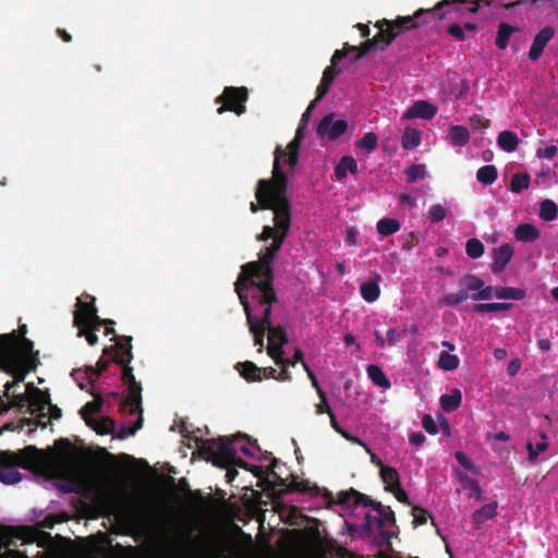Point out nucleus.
Segmentation results:
<instances>
[{"instance_id":"nucleus-32","label":"nucleus","mask_w":558,"mask_h":558,"mask_svg":"<svg viewBox=\"0 0 558 558\" xmlns=\"http://www.w3.org/2000/svg\"><path fill=\"white\" fill-rule=\"evenodd\" d=\"M492 296L497 299L522 300L525 298V291L520 288L504 287L497 290L493 289Z\"/></svg>"},{"instance_id":"nucleus-3","label":"nucleus","mask_w":558,"mask_h":558,"mask_svg":"<svg viewBox=\"0 0 558 558\" xmlns=\"http://www.w3.org/2000/svg\"><path fill=\"white\" fill-rule=\"evenodd\" d=\"M63 464H68L65 459L57 458L52 453H45L33 447H27L19 453H3L0 454V482L4 485L20 483L23 476L19 468L65 477L69 470H57Z\"/></svg>"},{"instance_id":"nucleus-20","label":"nucleus","mask_w":558,"mask_h":558,"mask_svg":"<svg viewBox=\"0 0 558 558\" xmlns=\"http://www.w3.org/2000/svg\"><path fill=\"white\" fill-rule=\"evenodd\" d=\"M513 247L510 244H504L494 250L492 269L494 271L502 270L511 260Z\"/></svg>"},{"instance_id":"nucleus-26","label":"nucleus","mask_w":558,"mask_h":558,"mask_svg":"<svg viewBox=\"0 0 558 558\" xmlns=\"http://www.w3.org/2000/svg\"><path fill=\"white\" fill-rule=\"evenodd\" d=\"M241 376L246 380L260 381L262 380V368L257 367L256 364L250 361L239 363L236 365Z\"/></svg>"},{"instance_id":"nucleus-12","label":"nucleus","mask_w":558,"mask_h":558,"mask_svg":"<svg viewBox=\"0 0 558 558\" xmlns=\"http://www.w3.org/2000/svg\"><path fill=\"white\" fill-rule=\"evenodd\" d=\"M347 128L348 123L344 119L335 120V114L329 113L320 120L317 133L323 138L336 140L345 132Z\"/></svg>"},{"instance_id":"nucleus-24","label":"nucleus","mask_w":558,"mask_h":558,"mask_svg":"<svg viewBox=\"0 0 558 558\" xmlns=\"http://www.w3.org/2000/svg\"><path fill=\"white\" fill-rule=\"evenodd\" d=\"M498 146L506 153H513L519 145L518 136L509 130L501 131L497 137Z\"/></svg>"},{"instance_id":"nucleus-47","label":"nucleus","mask_w":558,"mask_h":558,"mask_svg":"<svg viewBox=\"0 0 558 558\" xmlns=\"http://www.w3.org/2000/svg\"><path fill=\"white\" fill-rule=\"evenodd\" d=\"M342 534L348 535L351 538L365 537V532H361L356 525L349 522H345Z\"/></svg>"},{"instance_id":"nucleus-52","label":"nucleus","mask_w":558,"mask_h":558,"mask_svg":"<svg viewBox=\"0 0 558 558\" xmlns=\"http://www.w3.org/2000/svg\"><path fill=\"white\" fill-rule=\"evenodd\" d=\"M388 343L390 347H396L401 341V333L397 329H389L387 331Z\"/></svg>"},{"instance_id":"nucleus-57","label":"nucleus","mask_w":558,"mask_h":558,"mask_svg":"<svg viewBox=\"0 0 558 558\" xmlns=\"http://www.w3.org/2000/svg\"><path fill=\"white\" fill-rule=\"evenodd\" d=\"M398 501L400 502H408V495L404 492V489L401 488V486H398L397 488L390 490Z\"/></svg>"},{"instance_id":"nucleus-29","label":"nucleus","mask_w":558,"mask_h":558,"mask_svg":"<svg viewBox=\"0 0 558 558\" xmlns=\"http://www.w3.org/2000/svg\"><path fill=\"white\" fill-rule=\"evenodd\" d=\"M366 372H367L368 377L372 379V381L376 386L384 388V389L390 388L391 384H390L389 379L387 378L386 374L383 372V369L379 366H377L375 364H371L367 366Z\"/></svg>"},{"instance_id":"nucleus-41","label":"nucleus","mask_w":558,"mask_h":558,"mask_svg":"<svg viewBox=\"0 0 558 558\" xmlns=\"http://www.w3.org/2000/svg\"><path fill=\"white\" fill-rule=\"evenodd\" d=\"M377 146V136L374 132H367L362 138L356 142V147L364 150L366 154L372 153Z\"/></svg>"},{"instance_id":"nucleus-2","label":"nucleus","mask_w":558,"mask_h":558,"mask_svg":"<svg viewBox=\"0 0 558 558\" xmlns=\"http://www.w3.org/2000/svg\"><path fill=\"white\" fill-rule=\"evenodd\" d=\"M21 331L0 336V369L15 378L5 384L7 396L15 384L23 381L26 374L36 367L37 352H34L33 342L24 337L26 326H22Z\"/></svg>"},{"instance_id":"nucleus-6","label":"nucleus","mask_w":558,"mask_h":558,"mask_svg":"<svg viewBox=\"0 0 558 558\" xmlns=\"http://www.w3.org/2000/svg\"><path fill=\"white\" fill-rule=\"evenodd\" d=\"M95 299L90 302L77 299V310L75 313V324L80 328V336L85 337L90 345L98 342L96 331L101 326V319L97 316V310L94 306Z\"/></svg>"},{"instance_id":"nucleus-17","label":"nucleus","mask_w":558,"mask_h":558,"mask_svg":"<svg viewBox=\"0 0 558 558\" xmlns=\"http://www.w3.org/2000/svg\"><path fill=\"white\" fill-rule=\"evenodd\" d=\"M381 276L375 272L368 281H365L360 287L362 299L367 303L376 302L381 293L380 290Z\"/></svg>"},{"instance_id":"nucleus-21","label":"nucleus","mask_w":558,"mask_h":558,"mask_svg":"<svg viewBox=\"0 0 558 558\" xmlns=\"http://www.w3.org/2000/svg\"><path fill=\"white\" fill-rule=\"evenodd\" d=\"M498 514V502L492 501L475 510L472 514V520L475 524H483L486 521L494 519Z\"/></svg>"},{"instance_id":"nucleus-55","label":"nucleus","mask_w":558,"mask_h":558,"mask_svg":"<svg viewBox=\"0 0 558 558\" xmlns=\"http://www.w3.org/2000/svg\"><path fill=\"white\" fill-rule=\"evenodd\" d=\"M347 243L351 246L357 245V231L354 228H349L347 232Z\"/></svg>"},{"instance_id":"nucleus-31","label":"nucleus","mask_w":558,"mask_h":558,"mask_svg":"<svg viewBox=\"0 0 558 558\" xmlns=\"http://www.w3.org/2000/svg\"><path fill=\"white\" fill-rule=\"evenodd\" d=\"M450 143L453 146H465L470 141V133L465 126L454 125L449 133Z\"/></svg>"},{"instance_id":"nucleus-10","label":"nucleus","mask_w":558,"mask_h":558,"mask_svg":"<svg viewBox=\"0 0 558 558\" xmlns=\"http://www.w3.org/2000/svg\"><path fill=\"white\" fill-rule=\"evenodd\" d=\"M247 99V92L244 87H226L219 100L222 105L218 108V113L225 111L235 112L241 116L245 111L244 102Z\"/></svg>"},{"instance_id":"nucleus-58","label":"nucleus","mask_w":558,"mask_h":558,"mask_svg":"<svg viewBox=\"0 0 558 558\" xmlns=\"http://www.w3.org/2000/svg\"><path fill=\"white\" fill-rule=\"evenodd\" d=\"M425 436L422 433H413L410 436V442L416 447H420L424 444Z\"/></svg>"},{"instance_id":"nucleus-63","label":"nucleus","mask_w":558,"mask_h":558,"mask_svg":"<svg viewBox=\"0 0 558 558\" xmlns=\"http://www.w3.org/2000/svg\"><path fill=\"white\" fill-rule=\"evenodd\" d=\"M262 373L264 374V377L266 378H275L277 379V371L274 367H265L262 368Z\"/></svg>"},{"instance_id":"nucleus-50","label":"nucleus","mask_w":558,"mask_h":558,"mask_svg":"<svg viewBox=\"0 0 558 558\" xmlns=\"http://www.w3.org/2000/svg\"><path fill=\"white\" fill-rule=\"evenodd\" d=\"M458 462L468 471L474 470V463L471 458L463 451L456 452Z\"/></svg>"},{"instance_id":"nucleus-9","label":"nucleus","mask_w":558,"mask_h":558,"mask_svg":"<svg viewBox=\"0 0 558 558\" xmlns=\"http://www.w3.org/2000/svg\"><path fill=\"white\" fill-rule=\"evenodd\" d=\"M213 462L215 465L228 469L231 465H239L247 469L246 463L236 460L238 446L233 445L232 439L229 442H215L210 446Z\"/></svg>"},{"instance_id":"nucleus-13","label":"nucleus","mask_w":558,"mask_h":558,"mask_svg":"<svg viewBox=\"0 0 558 558\" xmlns=\"http://www.w3.org/2000/svg\"><path fill=\"white\" fill-rule=\"evenodd\" d=\"M284 558H325L320 546L311 539H301L290 548Z\"/></svg>"},{"instance_id":"nucleus-34","label":"nucleus","mask_w":558,"mask_h":558,"mask_svg":"<svg viewBox=\"0 0 558 558\" xmlns=\"http://www.w3.org/2000/svg\"><path fill=\"white\" fill-rule=\"evenodd\" d=\"M498 177V170L494 165H485L478 168L476 179L483 184H493Z\"/></svg>"},{"instance_id":"nucleus-38","label":"nucleus","mask_w":558,"mask_h":558,"mask_svg":"<svg viewBox=\"0 0 558 558\" xmlns=\"http://www.w3.org/2000/svg\"><path fill=\"white\" fill-rule=\"evenodd\" d=\"M101 409V400L95 399L84 405L81 410V414L88 426L93 425L92 415L98 413Z\"/></svg>"},{"instance_id":"nucleus-19","label":"nucleus","mask_w":558,"mask_h":558,"mask_svg":"<svg viewBox=\"0 0 558 558\" xmlns=\"http://www.w3.org/2000/svg\"><path fill=\"white\" fill-rule=\"evenodd\" d=\"M437 113V107L426 100L415 101L403 114V119H432Z\"/></svg>"},{"instance_id":"nucleus-1","label":"nucleus","mask_w":558,"mask_h":558,"mask_svg":"<svg viewBox=\"0 0 558 558\" xmlns=\"http://www.w3.org/2000/svg\"><path fill=\"white\" fill-rule=\"evenodd\" d=\"M299 158H275L272 177L269 180H259L256 189V199L260 207L274 213L275 227L266 226L260 241L272 239V244L266 247L257 262L242 266V272L235 282V291L244 307L250 331L255 339V345L262 352L264 332L268 330L267 354L281 367L276 375L277 380L290 379L289 367H294L295 362L284 357L283 348L288 344V336L280 326H272L270 320L271 303L276 295L271 287V264L276 253L280 250L286 239L291 222L290 206L286 195L287 175L281 170V162L288 165L292 171L298 166Z\"/></svg>"},{"instance_id":"nucleus-4","label":"nucleus","mask_w":558,"mask_h":558,"mask_svg":"<svg viewBox=\"0 0 558 558\" xmlns=\"http://www.w3.org/2000/svg\"><path fill=\"white\" fill-rule=\"evenodd\" d=\"M170 546L186 551L190 558H245L232 541L204 534L193 537L189 529L179 531Z\"/></svg>"},{"instance_id":"nucleus-61","label":"nucleus","mask_w":558,"mask_h":558,"mask_svg":"<svg viewBox=\"0 0 558 558\" xmlns=\"http://www.w3.org/2000/svg\"><path fill=\"white\" fill-rule=\"evenodd\" d=\"M427 522V515L425 512L414 514L413 524L414 526L423 525Z\"/></svg>"},{"instance_id":"nucleus-46","label":"nucleus","mask_w":558,"mask_h":558,"mask_svg":"<svg viewBox=\"0 0 558 558\" xmlns=\"http://www.w3.org/2000/svg\"><path fill=\"white\" fill-rule=\"evenodd\" d=\"M341 436L345 440L363 447L365 449V451L371 456L372 462H375V456L373 454L371 448L365 442H363L359 437L350 435L347 430L344 433H342Z\"/></svg>"},{"instance_id":"nucleus-18","label":"nucleus","mask_w":558,"mask_h":558,"mask_svg":"<svg viewBox=\"0 0 558 558\" xmlns=\"http://www.w3.org/2000/svg\"><path fill=\"white\" fill-rule=\"evenodd\" d=\"M441 345L446 348L447 351L440 353L439 359L437 361L438 368L446 372L457 369L460 365V359L458 357V355L452 354V352L456 350V345L446 340L441 342Z\"/></svg>"},{"instance_id":"nucleus-43","label":"nucleus","mask_w":558,"mask_h":558,"mask_svg":"<svg viewBox=\"0 0 558 558\" xmlns=\"http://www.w3.org/2000/svg\"><path fill=\"white\" fill-rule=\"evenodd\" d=\"M408 182L413 183L417 179H423L427 175L426 166L424 163L413 165L407 168Z\"/></svg>"},{"instance_id":"nucleus-22","label":"nucleus","mask_w":558,"mask_h":558,"mask_svg":"<svg viewBox=\"0 0 558 558\" xmlns=\"http://www.w3.org/2000/svg\"><path fill=\"white\" fill-rule=\"evenodd\" d=\"M539 236V230L532 223H520L514 230V238L520 242H534Z\"/></svg>"},{"instance_id":"nucleus-60","label":"nucleus","mask_w":558,"mask_h":558,"mask_svg":"<svg viewBox=\"0 0 558 558\" xmlns=\"http://www.w3.org/2000/svg\"><path fill=\"white\" fill-rule=\"evenodd\" d=\"M440 426L446 434H450V427L447 418L442 414L437 415V426Z\"/></svg>"},{"instance_id":"nucleus-49","label":"nucleus","mask_w":558,"mask_h":558,"mask_svg":"<svg viewBox=\"0 0 558 558\" xmlns=\"http://www.w3.org/2000/svg\"><path fill=\"white\" fill-rule=\"evenodd\" d=\"M557 153V146L550 144L544 148H538L536 156L538 159H551Z\"/></svg>"},{"instance_id":"nucleus-59","label":"nucleus","mask_w":558,"mask_h":558,"mask_svg":"<svg viewBox=\"0 0 558 558\" xmlns=\"http://www.w3.org/2000/svg\"><path fill=\"white\" fill-rule=\"evenodd\" d=\"M148 558H170V550L166 548H158L154 550Z\"/></svg>"},{"instance_id":"nucleus-40","label":"nucleus","mask_w":558,"mask_h":558,"mask_svg":"<svg viewBox=\"0 0 558 558\" xmlns=\"http://www.w3.org/2000/svg\"><path fill=\"white\" fill-rule=\"evenodd\" d=\"M465 252L471 258H480L484 254L485 247L481 240L473 238L468 240L465 244Z\"/></svg>"},{"instance_id":"nucleus-16","label":"nucleus","mask_w":558,"mask_h":558,"mask_svg":"<svg viewBox=\"0 0 558 558\" xmlns=\"http://www.w3.org/2000/svg\"><path fill=\"white\" fill-rule=\"evenodd\" d=\"M345 54L342 50H336L331 58V65L325 69L323 73V77L320 84L317 88V97L316 101H319L329 90V87L335 78V73L332 68L338 63V61Z\"/></svg>"},{"instance_id":"nucleus-35","label":"nucleus","mask_w":558,"mask_h":558,"mask_svg":"<svg viewBox=\"0 0 558 558\" xmlns=\"http://www.w3.org/2000/svg\"><path fill=\"white\" fill-rule=\"evenodd\" d=\"M558 216V206L551 199H545L539 206V218L544 221H553Z\"/></svg>"},{"instance_id":"nucleus-7","label":"nucleus","mask_w":558,"mask_h":558,"mask_svg":"<svg viewBox=\"0 0 558 558\" xmlns=\"http://www.w3.org/2000/svg\"><path fill=\"white\" fill-rule=\"evenodd\" d=\"M427 12H430L429 9H418L412 15L398 16L395 20L383 19L377 21L375 27L379 29V35L384 38L381 47H388L399 34L418 27L415 20Z\"/></svg>"},{"instance_id":"nucleus-36","label":"nucleus","mask_w":558,"mask_h":558,"mask_svg":"<svg viewBox=\"0 0 558 558\" xmlns=\"http://www.w3.org/2000/svg\"><path fill=\"white\" fill-rule=\"evenodd\" d=\"M548 449V441L545 434L541 435V440L534 446L532 442L526 444V450L529 452V461L534 462L537 457Z\"/></svg>"},{"instance_id":"nucleus-23","label":"nucleus","mask_w":558,"mask_h":558,"mask_svg":"<svg viewBox=\"0 0 558 558\" xmlns=\"http://www.w3.org/2000/svg\"><path fill=\"white\" fill-rule=\"evenodd\" d=\"M380 468V476L386 485V489L389 492L400 486L399 473L390 466H385L380 462H374Z\"/></svg>"},{"instance_id":"nucleus-64","label":"nucleus","mask_w":558,"mask_h":558,"mask_svg":"<svg viewBox=\"0 0 558 558\" xmlns=\"http://www.w3.org/2000/svg\"><path fill=\"white\" fill-rule=\"evenodd\" d=\"M400 199L402 203H405L407 205H409L410 208H414L416 206L414 198H412L411 196H409L407 194L401 195Z\"/></svg>"},{"instance_id":"nucleus-25","label":"nucleus","mask_w":558,"mask_h":558,"mask_svg":"<svg viewBox=\"0 0 558 558\" xmlns=\"http://www.w3.org/2000/svg\"><path fill=\"white\" fill-rule=\"evenodd\" d=\"M444 411L449 412L458 409L462 403V393L459 389H451L449 393L442 395L439 399Z\"/></svg>"},{"instance_id":"nucleus-28","label":"nucleus","mask_w":558,"mask_h":558,"mask_svg":"<svg viewBox=\"0 0 558 558\" xmlns=\"http://www.w3.org/2000/svg\"><path fill=\"white\" fill-rule=\"evenodd\" d=\"M404 149L411 150L421 145V132L414 128H405L401 137Z\"/></svg>"},{"instance_id":"nucleus-51","label":"nucleus","mask_w":558,"mask_h":558,"mask_svg":"<svg viewBox=\"0 0 558 558\" xmlns=\"http://www.w3.org/2000/svg\"><path fill=\"white\" fill-rule=\"evenodd\" d=\"M97 434L106 435L110 432V422H97L93 420V425L90 426Z\"/></svg>"},{"instance_id":"nucleus-27","label":"nucleus","mask_w":558,"mask_h":558,"mask_svg":"<svg viewBox=\"0 0 558 558\" xmlns=\"http://www.w3.org/2000/svg\"><path fill=\"white\" fill-rule=\"evenodd\" d=\"M356 173L357 172V163L352 157H342L340 162L337 165L335 169V174L339 181L347 178L348 173Z\"/></svg>"},{"instance_id":"nucleus-5","label":"nucleus","mask_w":558,"mask_h":558,"mask_svg":"<svg viewBox=\"0 0 558 558\" xmlns=\"http://www.w3.org/2000/svg\"><path fill=\"white\" fill-rule=\"evenodd\" d=\"M462 288L456 294H447L442 296L440 303L446 306H456L470 299V293L473 292L472 299L474 301H484L492 298L493 287L484 286L482 279L476 276L468 275L461 281Z\"/></svg>"},{"instance_id":"nucleus-44","label":"nucleus","mask_w":558,"mask_h":558,"mask_svg":"<svg viewBox=\"0 0 558 558\" xmlns=\"http://www.w3.org/2000/svg\"><path fill=\"white\" fill-rule=\"evenodd\" d=\"M233 445L238 446V451H242L245 456H253V447L252 444L246 436L238 435L231 437Z\"/></svg>"},{"instance_id":"nucleus-42","label":"nucleus","mask_w":558,"mask_h":558,"mask_svg":"<svg viewBox=\"0 0 558 558\" xmlns=\"http://www.w3.org/2000/svg\"><path fill=\"white\" fill-rule=\"evenodd\" d=\"M530 185V175L526 172L515 173L511 177V191L520 193Z\"/></svg>"},{"instance_id":"nucleus-56","label":"nucleus","mask_w":558,"mask_h":558,"mask_svg":"<svg viewBox=\"0 0 558 558\" xmlns=\"http://www.w3.org/2000/svg\"><path fill=\"white\" fill-rule=\"evenodd\" d=\"M448 32L460 40L464 39V33L458 24L450 25Z\"/></svg>"},{"instance_id":"nucleus-30","label":"nucleus","mask_w":558,"mask_h":558,"mask_svg":"<svg viewBox=\"0 0 558 558\" xmlns=\"http://www.w3.org/2000/svg\"><path fill=\"white\" fill-rule=\"evenodd\" d=\"M517 31H519L517 27L511 26L506 22H501L497 32L496 46L499 49L505 50L508 47L510 36Z\"/></svg>"},{"instance_id":"nucleus-62","label":"nucleus","mask_w":558,"mask_h":558,"mask_svg":"<svg viewBox=\"0 0 558 558\" xmlns=\"http://www.w3.org/2000/svg\"><path fill=\"white\" fill-rule=\"evenodd\" d=\"M329 413V416H330V424H331V427L339 434V435H342V433H344L345 430L343 428L340 427V425L338 424V422L336 421V417L333 415V413L331 411H328Z\"/></svg>"},{"instance_id":"nucleus-45","label":"nucleus","mask_w":558,"mask_h":558,"mask_svg":"<svg viewBox=\"0 0 558 558\" xmlns=\"http://www.w3.org/2000/svg\"><path fill=\"white\" fill-rule=\"evenodd\" d=\"M511 307V303H482L474 306L478 313H490L507 311Z\"/></svg>"},{"instance_id":"nucleus-54","label":"nucleus","mask_w":558,"mask_h":558,"mask_svg":"<svg viewBox=\"0 0 558 558\" xmlns=\"http://www.w3.org/2000/svg\"><path fill=\"white\" fill-rule=\"evenodd\" d=\"M521 367V361L519 359H513L508 363L507 372L510 376H514L518 374Z\"/></svg>"},{"instance_id":"nucleus-39","label":"nucleus","mask_w":558,"mask_h":558,"mask_svg":"<svg viewBox=\"0 0 558 558\" xmlns=\"http://www.w3.org/2000/svg\"><path fill=\"white\" fill-rule=\"evenodd\" d=\"M450 213V206L447 204H435L428 211V218L432 222H439L447 218Z\"/></svg>"},{"instance_id":"nucleus-14","label":"nucleus","mask_w":558,"mask_h":558,"mask_svg":"<svg viewBox=\"0 0 558 558\" xmlns=\"http://www.w3.org/2000/svg\"><path fill=\"white\" fill-rule=\"evenodd\" d=\"M123 380L129 386L130 389V401L134 404L136 410H140V413H143L142 409V387L141 384L136 381L135 376L131 368H125L123 372ZM142 426V415L140 416L137 427L131 433L134 435L138 428Z\"/></svg>"},{"instance_id":"nucleus-48","label":"nucleus","mask_w":558,"mask_h":558,"mask_svg":"<svg viewBox=\"0 0 558 558\" xmlns=\"http://www.w3.org/2000/svg\"><path fill=\"white\" fill-rule=\"evenodd\" d=\"M423 427L429 435H436L438 433L437 418L434 420L430 415L423 417Z\"/></svg>"},{"instance_id":"nucleus-37","label":"nucleus","mask_w":558,"mask_h":558,"mask_svg":"<svg viewBox=\"0 0 558 558\" xmlns=\"http://www.w3.org/2000/svg\"><path fill=\"white\" fill-rule=\"evenodd\" d=\"M377 231L383 235H391L400 230V223L397 219L384 218L377 221Z\"/></svg>"},{"instance_id":"nucleus-15","label":"nucleus","mask_w":558,"mask_h":558,"mask_svg":"<svg viewBox=\"0 0 558 558\" xmlns=\"http://www.w3.org/2000/svg\"><path fill=\"white\" fill-rule=\"evenodd\" d=\"M554 35L555 29L551 26H546L536 34L529 50V58L532 61H535L541 57L544 48L553 39Z\"/></svg>"},{"instance_id":"nucleus-33","label":"nucleus","mask_w":558,"mask_h":558,"mask_svg":"<svg viewBox=\"0 0 558 558\" xmlns=\"http://www.w3.org/2000/svg\"><path fill=\"white\" fill-rule=\"evenodd\" d=\"M384 44V38L383 36L379 35V33L372 39V40H367L365 43H363L360 47H355V46H352V47H349L348 49L349 50H357L359 53L357 56L355 57V60H359L361 59L366 52L371 51L372 49L374 48H379V49H384L381 46Z\"/></svg>"},{"instance_id":"nucleus-11","label":"nucleus","mask_w":558,"mask_h":558,"mask_svg":"<svg viewBox=\"0 0 558 558\" xmlns=\"http://www.w3.org/2000/svg\"><path fill=\"white\" fill-rule=\"evenodd\" d=\"M16 398L19 399L17 403L27 402L34 414L41 413L49 405V396L33 384H28L25 393L19 395Z\"/></svg>"},{"instance_id":"nucleus-8","label":"nucleus","mask_w":558,"mask_h":558,"mask_svg":"<svg viewBox=\"0 0 558 558\" xmlns=\"http://www.w3.org/2000/svg\"><path fill=\"white\" fill-rule=\"evenodd\" d=\"M363 525L365 537L377 545L389 543L393 533L391 530L393 522L380 511H377L375 514L367 513L364 517Z\"/></svg>"},{"instance_id":"nucleus-53","label":"nucleus","mask_w":558,"mask_h":558,"mask_svg":"<svg viewBox=\"0 0 558 558\" xmlns=\"http://www.w3.org/2000/svg\"><path fill=\"white\" fill-rule=\"evenodd\" d=\"M292 362H295V364L301 362L305 372L307 373L308 377H313L314 373L308 367L307 363L303 360V354L299 349L295 350V357H294V360H292Z\"/></svg>"}]
</instances>
